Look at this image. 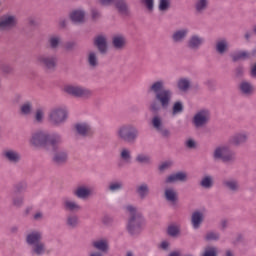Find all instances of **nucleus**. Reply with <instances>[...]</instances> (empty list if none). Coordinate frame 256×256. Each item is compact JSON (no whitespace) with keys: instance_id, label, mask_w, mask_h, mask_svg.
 Instances as JSON below:
<instances>
[{"instance_id":"1","label":"nucleus","mask_w":256,"mask_h":256,"mask_svg":"<svg viewBox=\"0 0 256 256\" xmlns=\"http://www.w3.org/2000/svg\"><path fill=\"white\" fill-rule=\"evenodd\" d=\"M147 93H153L155 95L154 99L149 106V111L153 115H159L161 109H169L171 105V100L173 99V91L171 89H165V82L163 80H158L152 83L148 87Z\"/></svg>"},{"instance_id":"2","label":"nucleus","mask_w":256,"mask_h":256,"mask_svg":"<svg viewBox=\"0 0 256 256\" xmlns=\"http://www.w3.org/2000/svg\"><path fill=\"white\" fill-rule=\"evenodd\" d=\"M126 210L130 213L126 229L131 237H137L143 233L145 229V217L133 205L126 206Z\"/></svg>"},{"instance_id":"3","label":"nucleus","mask_w":256,"mask_h":256,"mask_svg":"<svg viewBox=\"0 0 256 256\" xmlns=\"http://www.w3.org/2000/svg\"><path fill=\"white\" fill-rule=\"evenodd\" d=\"M43 240V232L33 230L26 235V243L30 247V254L32 256H43L47 253V245Z\"/></svg>"},{"instance_id":"4","label":"nucleus","mask_w":256,"mask_h":256,"mask_svg":"<svg viewBox=\"0 0 256 256\" xmlns=\"http://www.w3.org/2000/svg\"><path fill=\"white\" fill-rule=\"evenodd\" d=\"M62 144L63 136L55 142H52V147H50L52 151L51 164L57 169H61L69 163V152L65 149L59 148Z\"/></svg>"},{"instance_id":"5","label":"nucleus","mask_w":256,"mask_h":256,"mask_svg":"<svg viewBox=\"0 0 256 256\" xmlns=\"http://www.w3.org/2000/svg\"><path fill=\"white\" fill-rule=\"evenodd\" d=\"M62 137L63 136L58 133L49 134L43 131H38L32 134V138L30 141L34 145V147H43L44 149H47V151H49V149L53 147L52 143L58 141Z\"/></svg>"},{"instance_id":"6","label":"nucleus","mask_w":256,"mask_h":256,"mask_svg":"<svg viewBox=\"0 0 256 256\" xmlns=\"http://www.w3.org/2000/svg\"><path fill=\"white\" fill-rule=\"evenodd\" d=\"M116 136L128 145H135L139 139V129L133 124H123L117 128Z\"/></svg>"},{"instance_id":"7","label":"nucleus","mask_w":256,"mask_h":256,"mask_svg":"<svg viewBox=\"0 0 256 256\" xmlns=\"http://www.w3.org/2000/svg\"><path fill=\"white\" fill-rule=\"evenodd\" d=\"M213 159L222 161L225 165H233L237 162V152L229 146H220L214 150Z\"/></svg>"},{"instance_id":"8","label":"nucleus","mask_w":256,"mask_h":256,"mask_svg":"<svg viewBox=\"0 0 256 256\" xmlns=\"http://www.w3.org/2000/svg\"><path fill=\"white\" fill-rule=\"evenodd\" d=\"M68 117L69 113L67 112V110L58 107L50 111V113L48 114V121L54 127H61V125H63L67 121Z\"/></svg>"},{"instance_id":"9","label":"nucleus","mask_w":256,"mask_h":256,"mask_svg":"<svg viewBox=\"0 0 256 256\" xmlns=\"http://www.w3.org/2000/svg\"><path fill=\"white\" fill-rule=\"evenodd\" d=\"M64 92L78 99H91L93 97V91L83 86L66 85L64 86Z\"/></svg>"},{"instance_id":"10","label":"nucleus","mask_w":256,"mask_h":256,"mask_svg":"<svg viewBox=\"0 0 256 256\" xmlns=\"http://www.w3.org/2000/svg\"><path fill=\"white\" fill-rule=\"evenodd\" d=\"M38 64L47 71H55L57 69V56L49 54H41L37 57Z\"/></svg>"},{"instance_id":"11","label":"nucleus","mask_w":256,"mask_h":256,"mask_svg":"<svg viewBox=\"0 0 256 256\" xmlns=\"http://www.w3.org/2000/svg\"><path fill=\"white\" fill-rule=\"evenodd\" d=\"M209 121H211V112L207 109L200 110L192 119V123L196 129L205 127Z\"/></svg>"},{"instance_id":"12","label":"nucleus","mask_w":256,"mask_h":256,"mask_svg":"<svg viewBox=\"0 0 256 256\" xmlns=\"http://www.w3.org/2000/svg\"><path fill=\"white\" fill-rule=\"evenodd\" d=\"M86 15L87 12L84 9H74L69 13L68 17L73 25H84L86 23Z\"/></svg>"},{"instance_id":"13","label":"nucleus","mask_w":256,"mask_h":256,"mask_svg":"<svg viewBox=\"0 0 256 256\" xmlns=\"http://www.w3.org/2000/svg\"><path fill=\"white\" fill-rule=\"evenodd\" d=\"M152 126L162 135V137H164V139H169V137H171V131L167 128H163V120L159 115H155L152 118Z\"/></svg>"},{"instance_id":"14","label":"nucleus","mask_w":256,"mask_h":256,"mask_svg":"<svg viewBox=\"0 0 256 256\" xmlns=\"http://www.w3.org/2000/svg\"><path fill=\"white\" fill-rule=\"evenodd\" d=\"M94 47L98 49L100 55H107L109 53V44L107 43V37L98 35L94 38Z\"/></svg>"},{"instance_id":"15","label":"nucleus","mask_w":256,"mask_h":256,"mask_svg":"<svg viewBox=\"0 0 256 256\" xmlns=\"http://www.w3.org/2000/svg\"><path fill=\"white\" fill-rule=\"evenodd\" d=\"M17 27V17L14 15H3L0 17V29L5 31L6 29H14Z\"/></svg>"},{"instance_id":"16","label":"nucleus","mask_w":256,"mask_h":256,"mask_svg":"<svg viewBox=\"0 0 256 256\" xmlns=\"http://www.w3.org/2000/svg\"><path fill=\"white\" fill-rule=\"evenodd\" d=\"M76 133L80 135V137H92L95 135V131L93 127L87 123H77L74 126Z\"/></svg>"},{"instance_id":"17","label":"nucleus","mask_w":256,"mask_h":256,"mask_svg":"<svg viewBox=\"0 0 256 256\" xmlns=\"http://www.w3.org/2000/svg\"><path fill=\"white\" fill-rule=\"evenodd\" d=\"M203 43H205V39L199 35H192L187 43H186V47L188 49H190V51H199V49L201 48V45H203Z\"/></svg>"},{"instance_id":"18","label":"nucleus","mask_w":256,"mask_h":256,"mask_svg":"<svg viewBox=\"0 0 256 256\" xmlns=\"http://www.w3.org/2000/svg\"><path fill=\"white\" fill-rule=\"evenodd\" d=\"M2 155L6 161L12 163L13 165H17V163H21V153L17 152V150L8 149L2 152Z\"/></svg>"},{"instance_id":"19","label":"nucleus","mask_w":256,"mask_h":256,"mask_svg":"<svg viewBox=\"0 0 256 256\" xmlns=\"http://www.w3.org/2000/svg\"><path fill=\"white\" fill-rule=\"evenodd\" d=\"M189 177L187 176V172L185 171H178L176 173L170 174L166 180L165 183H177L179 181L180 183H187Z\"/></svg>"},{"instance_id":"20","label":"nucleus","mask_w":256,"mask_h":256,"mask_svg":"<svg viewBox=\"0 0 256 256\" xmlns=\"http://www.w3.org/2000/svg\"><path fill=\"white\" fill-rule=\"evenodd\" d=\"M73 196L77 197V199H89L91 195H93V192H91V188L85 186V185H80L76 187L75 190H73Z\"/></svg>"},{"instance_id":"21","label":"nucleus","mask_w":256,"mask_h":256,"mask_svg":"<svg viewBox=\"0 0 256 256\" xmlns=\"http://www.w3.org/2000/svg\"><path fill=\"white\" fill-rule=\"evenodd\" d=\"M112 46L116 51H123L127 46V38L123 34L114 35L112 37Z\"/></svg>"},{"instance_id":"22","label":"nucleus","mask_w":256,"mask_h":256,"mask_svg":"<svg viewBox=\"0 0 256 256\" xmlns=\"http://www.w3.org/2000/svg\"><path fill=\"white\" fill-rule=\"evenodd\" d=\"M215 51L218 55H225L229 52V41L227 38H219L215 43Z\"/></svg>"},{"instance_id":"23","label":"nucleus","mask_w":256,"mask_h":256,"mask_svg":"<svg viewBox=\"0 0 256 256\" xmlns=\"http://www.w3.org/2000/svg\"><path fill=\"white\" fill-rule=\"evenodd\" d=\"M114 7L117 9L120 15H131V10L129 9V4L127 0H114Z\"/></svg>"},{"instance_id":"24","label":"nucleus","mask_w":256,"mask_h":256,"mask_svg":"<svg viewBox=\"0 0 256 256\" xmlns=\"http://www.w3.org/2000/svg\"><path fill=\"white\" fill-rule=\"evenodd\" d=\"M247 135L246 134H235L234 136H231L228 140V143L230 145H233V147H241V145H245L247 143Z\"/></svg>"},{"instance_id":"25","label":"nucleus","mask_w":256,"mask_h":256,"mask_svg":"<svg viewBox=\"0 0 256 256\" xmlns=\"http://www.w3.org/2000/svg\"><path fill=\"white\" fill-rule=\"evenodd\" d=\"M164 199L171 203V205H177L179 201V194H177V191L173 188H167L164 191Z\"/></svg>"},{"instance_id":"26","label":"nucleus","mask_w":256,"mask_h":256,"mask_svg":"<svg viewBox=\"0 0 256 256\" xmlns=\"http://www.w3.org/2000/svg\"><path fill=\"white\" fill-rule=\"evenodd\" d=\"M204 219H205V216L203 215V212H201V211L193 212L192 217H191L192 227L194 229H199V227H201V224L203 223Z\"/></svg>"},{"instance_id":"27","label":"nucleus","mask_w":256,"mask_h":256,"mask_svg":"<svg viewBox=\"0 0 256 256\" xmlns=\"http://www.w3.org/2000/svg\"><path fill=\"white\" fill-rule=\"evenodd\" d=\"M187 35H189V29H180L173 33L172 40L174 43H183L187 39Z\"/></svg>"},{"instance_id":"28","label":"nucleus","mask_w":256,"mask_h":256,"mask_svg":"<svg viewBox=\"0 0 256 256\" xmlns=\"http://www.w3.org/2000/svg\"><path fill=\"white\" fill-rule=\"evenodd\" d=\"M230 57L233 63H237L239 61H247L251 59V54H249L248 51L240 50L234 54H231Z\"/></svg>"},{"instance_id":"29","label":"nucleus","mask_w":256,"mask_h":256,"mask_svg":"<svg viewBox=\"0 0 256 256\" xmlns=\"http://www.w3.org/2000/svg\"><path fill=\"white\" fill-rule=\"evenodd\" d=\"M209 7V0H196L194 4V9L196 15H203L207 8Z\"/></svg>"},{"instance_id":"30","label":"nucleus","mask_w":256,"mask_h":256,"mask_svg":"<svg viewBox=\"0 0 256 256\" xmlns=\"http://www.w3.org/2000/svg\"><path fill=\"white\" fill-rule=\"evenodd\" d=\"M222 185H224V187L232 193H237V191H239V189L241 188V186L239 185V181H237L236 179L224 180L222 182Z\"/></svg>"},{"instance_id":"31","label":"nucleus","mask_w":256,"mask_h":256,"mask_svg":"<svg viewBox=\"0 0 256 256\" xmlns=\"http://www.w3.org/2000/svg\"><path fill=\"white\" fill-rule=\"evenodd\" d=\"M92 247L97 249L100 253H107L109 251V242L105 239L92 242Z\"/></svg>"},{"instance_id":"32","label":"nucleus","mask_w":256,"mask_h":256,"mask_svg":"<svg viewBox=\"0 0 256 256\" xmlns=\"http://www.w3.org/2000/svg\"><path fill=\"white\" fill-rule=\"evenodd\" d=\"M27 183L25 181H20L13 185L12 195H23L27 191Z\"/></svg>"},{"instance_id":"33","label":"nucleus","mask_w":256,"mask_h":256,"mask_svg":"<svg viewBox=\"0 0 256 256\" xmlns=\"http://www.w3.org/2000/svg\"><path fill=\"white\" fill-rule=\"evenodd\" d=\"M12 205L17 209H21L25 205V196L23 194H12Z\"/></svg>"},{"instance_id":"34","label":"nucleus","mask_w":256,"mask_h":256,"mask_svg":"<svg viewBox=\"0 0 256 256\" xmlns=\"http://www.w3.org/2000/svg\"><path fill=\"white\" fill-rule=\"evenodd\" d=\"M136 193L140 197V199H146L149 196V185L143 183L140 186L136 187Z\"/></svg>"},{"instance_id":"35","label":"nucleus","mask_w":256,"mask_h":256,"mask_svg":"<svg viewBox=\"0 0 256 256\" xmlns=\"http://www.w3.org/2000/svg\"><path fill=\"white\" fill-rule=\"evenodd\" d=\"M239 90L243 95H252L253 85L250 82L242 81L239 85Z\"/></svg>"},{"instance_id":"36","label":"nucleus","mask_w":256,"mask_h":256,"mask_svg":"<svg viewBox=\"0 0 256 256\" xmlns=\"http://www.w3.org/2000/svg\"><path fill=\"white\" fill-rule=\"evenodd\" d=\"M177 87L179 91H183L185 93L191 88V81L187 78H181L178 80Z\"/></svg>"},{"instance_id":"37","label":"nucleus","mask_w":256,"mask_h":256,"mask_svg":"<svg viewBox=\"0 0 256 256\" xmlns=\"http://www.w3.org/2000/svg\"><path fill=\"white\" fill-rule=\"evenodd\" d=\"M213 185H214V181H213V176L211 175H205L200 181V186H202L203 189H211Z\"/></svg>"},{"instance_id":"38","label":"nucleus","mask_w":256,"mask_h":256,"mask_svg":"<svg viewBox=\"0 0 256 256\" xmlns=\"http://www.w3.org/2000/svg\"><path fill=\"white\" fill-rule=\"evenodd\" d=\"M87 61L90 67H98L99 59L97 58V52L91 51L88 53Z\"/></svg>"},{"instance_id":"39","label":"nucleus","mask_w":256,"mask_h":256,"mask_svg":"<svg viewBox=\"0 0 256 256\" xmlns=\"http://www.w3.org/2000/svg\"><path fill=\"white\" fill-rule=\"evenodd\" d=\"M124 185L121 180L112 181L108 185V191L111 193H115V191H121L123 189Z\"/></svg>"},{"instance_id":"40","label":"nucleus","mask_w":256,"mask_h":256,"mask_svg":"<svg viewBox=\"0 0 256 256\" xmlns=\"http://www.w3.org/2000/svg\"><path fill=\"white\" fill-rule=\"evenodd\" d=\"M65 211H79L81 206L75 202H71L69 200L64 201L63 203Z\"/></svg>"},{"instance_id":"41","label":"nucleus","mask_w":256,"mask_h":256,"mask_svg":"<svg viewBox=\"0 0 256 256\" xmlns=\"http://www.w3.org/2000/svg\"><path fill=\"white\" fill-rule=\"evenodd\" d=\"M66 225L68 227H71V229L77 228V225H79V217L77 215H70L67 217Z\"/></svg>"},{"instance_id":"42","label":"nucleus","mask_w":256,"mask_h":256,"mask_svg":"<svg viewBox=\"0 0 256 256\" xmlns=\"http://www.w3.org/2000/svg\"><path fill=\"white\" fill-rule=\"evenodd\" d=\"M184 109H185V106L183 105V102L176 101L172 106V115L173 116L179 115V113H183Z\"/></svg>"},{"instance_id":"43","label":"nucleus","mask_w":256,"mask_h":256,"mask_svg":"<svg viewBox=\"0 0 256 256\" xmlns=\"http://www.w3.org/2000/svg\"><path fill=\"white\" fill-rule=\"evenodd\" d=\"M233 74L235 79H243V77H245V66H243L242 64H239L233 70Z\"/></svg>"},{"instance_id":"44","label":"nucleus","mask_w":256,"mask_h":256,"mask_svg":"<svg viewBox=\"0 0 256 256\" xmlns=\"http://www.w3.org/2000/svg\"><path fill=\"white\" fill-rule=\"evenodd\" d=\"M48 43L50 45V49H59V45H61V37L52 36L49 38Z\"/></svg>"},{"instance_id":"45","label":"nucleus","mask_w":256,"mask_h":256,"mask_svg":"<svg viewBox=\"0 0 256 256\" xmlns=\"http://www.w3.org/2000/svg\"><path fill=\"white\" fill-rule=\"evenodd\" d=\"M158 9L163 13L169 11L171 9V0H159Z\"/></svg>"},{"instance_id":"46","label":"nucleus","mask_w":256,"mask_h":256,"mask_svg":"<svg viewBox=\"0 0 256 256\" xmlns=\"http://www.w3.org/2000/svg\"><path fill=\"white\" fill-rule=\"evenodd\" d=\"M20 111L22 115H31V111H33V104L29 101L25 102L21 106Z\"/></svg>"},{"instance_id":"47","label":"nucleus","mask_w":256,"mask_h":256,"mask_svg":"<svg viewBox=\"0 0 256 256\" xmlns=\"http://www.w3.org/2000/svg\"><path fill=\"white\" fill-rule=\"evenodd\" d=\"M180 233L181 230L175 225H170L167 228V235H169V237H177V235H179Z\"/></svg>"},{"instance_id":"48","label":"nucleus","mask_w":256,"mask_h":256,"mask_svg":"<svg viewBox=\"0 0 256 256\" xmlns=\"http://www.w3.org/2000/svg\"><path fill=\"white\" fill-rule=\"evenodd\" d=\"M218 250L215 246H208L204 249L202 256H217Z\"/></svg>"},{"instance_id":"49","label":"nucleus","mask_w":256,"mask_h":256,"mask_svg":"<svg viewBox=\"0 0 256 256\" xmlns=\"http://www.w3.org/2000/svg\"><path fill=\"white\" fill-rule=\"evenodd\" d=\"M120 157L125 163H131V151L129 149L124 148L120 153Z\"/></svg>"},{"instance_id":"50","label":"nucleus","mask_w":256,"mask_h":256,"mask_svg":"<svg viewBox=\"0 0 256 256\" xmlns=\"http://www.w3.org/2000/svg\"><path fill=\"white\" fill-rule=\"evenodd\" d=\"M34 119H35L36 123H38V124L43 123V121H44V119H45V112L43 111V109L38 108V109L36 110Z\"/></svg>"},{"instance_id":"51","label":"nucleus","mask_w":256,"mask_h":256,"mask_svg":"<svg viewBox=\"0 0 256 256\" xmlns=\"http://www.w3.org/2000/svg\"><path fill=\"white\" fill-rule=\"evenodd\" d=\"M137 163H144L146 165L151 164V157L145 154H138L136 157Z\"/></svg>"},{"instance_id":"52","label":"nucleus","mask_w":256,"mask_h":256,"mask_svg":"<svg viewBox=\"0 0 256 256\" xmlns=\"http://www.w3.org/2000/svg\"><path fill=\"white\" fill-rule=\"evenodd\" d=\"M221 235L217 232H208L205 236V241H219Z\"/></svg>"},{"instance_id":"53","label":"nucleus","mask_w":256,"mask_h":256,"mask_svg":"<svg viewBox=\"0 0 256 256\" xmlns=\"http://www.w3.org/2000/svg\"><path fill=\"white\" fill-rule=\"evenodd\" d=\"M91 19L94 22L99 21L101 19V12L95 8L91 9Z\"/></svg>"},{"instance_id":"54","label":"nucleus","mask_w":256,"mask_h":256,"mask_svg":"<svg viewBox=\"0 0 256 256\" xmlns=\"http://www.w3.org/2000/svg\"><path fill=\"white\" fill-rule=\"evenodd\" d=\"M76 47H77V42L75 41L66 42L64 45L65 51H75Z\"/></svg>"},{"instance_id":"55","label":"nucleus","mask_w":256,"mask_h":256,"mask_svg":"<svg viewBox=\"0 0 256 256\" xmlns=\"http://www.w3.org/2000/svg\"><path fill=\"white\" fill-rule=\"evenodd\" d=\"M185 147H187V149H197V142H195L193 138H189L185 142Z\"/></svg>"},{"instance_id":"56","label":"nucleus","mask_w":256,"mask_h":256,"mask_svg":"<svg viewBox=\"0 0 256 256\" xmlns=\"http://www.w3.org/2000/svg\"><path fill=\"white\" fill-rule=\"evenodd\" d=\"M148 11H153L155 8V0H142Z\"/></svg>"},{"instance_id":"57","label":"nucleus","mask_w":256,"mask_h":256,"mask_svg":"<svg viewBox=\"0 0 256 256\" xmlns=\"http://www.w3.org/2000/svg\"><path fill=\"white\" fill-rule=\"evenodd\" d=\"M102 223L107 226L113 225V217L109 215L104 216L102 219Z\"/></svg>"},{"instance_id":"58","label":"nucleus","mask_w":256,"mask_h":256,"mask_svg":"<svg viewBox=\"0 0 256 256\" xmlns=\"http://www.w3.org/2000/svg\"><path fill=\"white\" fill-rule=\"evenodd\" d=\"M169 167H171V162L169 161H166V162H163L159 167V171L163 172V171H167V169H169Z\"/></svg>"},{"instance_id":"59","label":"nucleus","mask_w":256,"mask_h":256,"mask_svg":"<svg viewBox=\"0 0 256 256\" xmlns=\"http://www.w3.org/2000/svg\"><path fill=\"white\" fill-rule=\"evenodd\" d=\"M22 101H23V96H21V94H16L14 96L13 103H15L16 105H19V103H21Z\"/></svg>"},{"instance_id":"60","label":"nucleus","mask_w":256,"mask_h":256,"mask_svg":"<svg viewBox=\"0 0 256 256\" xmlns=\"http://www.w3.org/2000/svg\"><path fill=\"white\" fill-rule=\"evenodd\" d=\"M2 71L3 73H6L7 75H9V73H13V68H11V66L9 65H4L2 66Z\"/></svg>"},{"instance_id":"61","label":"nucleus","mask_w":256,"mask_h":256,"mask_svg":"<svg viewBox=\"0 0 256 256\" xmlns=\"http://www.w3.org/2000/svg\"><path fill=\"white\" fill-rule=\"evenodd\" d=\"M160 249H162L163 251H169V242L168 241H163L160 246Z\"/></svg>"},{"instance_id":"62","label":"nucleus","mask_w":256,"mask_h":256,"mask_svg":"<svg viewBox=\"0 0 256 256\" xmlns=\"http://www.w3.org/2000/svg\"><path fill=\"white\" fill-rule=\"evenodd\" d=\"M100 3L101 5L109 7V5H113L115 3V0H100Z\"/></svg>"},{"instance_id":"63","label":"nucleus","mask_w":256,"mask_h":256,"mask_svg":"<svg viewBox=\"0 0 256 256\" xmlns=\"http://www.w3.org/2000/svg\"><path fill=\"white\" fill-rule=\"evenodd\" d=\"M28 25L30 27H37V25H39V23H37V21H35V19H33V18H28Z\"/></svg>"},{"instance_id":"64","label":"nucleus","mask_w":256,"mask_h":256,"mask_svg":"<svg viewBox=\"0 0 256 256\" xmlns=\"http://www.w3.org/2000/svg\"><path fill=\"white\" fill-rule=\"evenodd\" d=\"M10 233L12 235H17V233H19V226L14 225V226L10 227Z\"/></svg>"}]
</instances>
